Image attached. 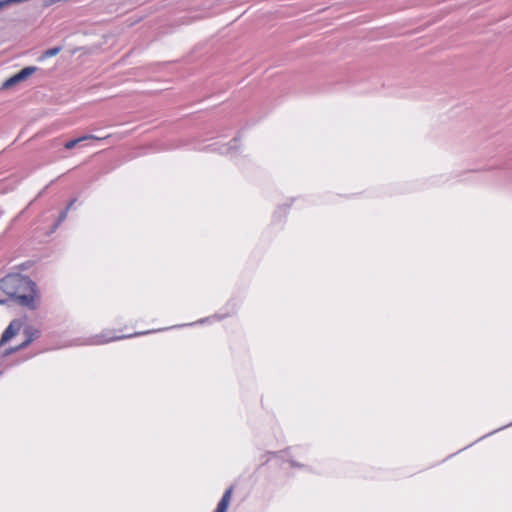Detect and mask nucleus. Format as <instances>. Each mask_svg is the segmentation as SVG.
Segmentation results:
<instances>
[{
  "label": "nucleus",
  "mask_w": 512,
  "mask_h": 512,
  "mask_svg": "<svg viewBox=\"0 0 512 512\" xmlns=\"http://www.w3.org/2000/svg\"><path fill=\"white\" fill-rule=\"evenodd\" d=\"M0 288L7 295L15 298L19 305L31 310L38 307L37 286L29 277L20 274H9L1 279Z\"/></svg>",
  "instance_id": "nucleus-1"
},
{
  "label": "nucleus",
  "mask_w": 512,
  "mask_h": 512,
  "mask_svg": "<svg viewBox=\"0 0 512 512\" xmlns=\"http://www.w3.org/2000/svg\"><path fill=\"white\" fill-rule=\"evenodd\" d=\"M37 69L38 68L35 66L24 67L18 73H16L12 77L8 78L2 84V88L9 89V88L13 87L14 85H16L17 83H20V82L26 80L28 77H30L32 74H34Z\"/></svg>",
  "instance_id": "nucleus-2"
},
{
  "label": "nucleus",
  "mask_w": 512,
  "mask_h": 512,
  "mask_svg": "<svg viewBox=\"0 0 512 512\" xmlns=\"http://www.w3.org/2000/svg\"><path fill=\"white\" fill-rule=\"evenodd\" d=\"M123 338H126V336H115L113 331L107 330V331L102 332L99 335H96V336L92 337L90 339L89 344L101 345V344H105V343H108V342H111V341H115V340H119V339H123Z\"/></svg>",
  "instance_id": "nucleus-3"
},
{
  "label": "nucleus",
  "mask_w": 512,
  "mask_h": 512,
  "mask_svg": "<svg viewBox=\"0 0 512 512\" xmlns=\"http://www.w3.org/2000/svg\"><path fill=\"white\" fill-rule=\"evenodd\" d=\"M21 323L18 320H13L2 333L0 338V347L12 339L20 330Z\"/></svg>",
  "instance_id": "nucleus-4"
},
{
  "label": "nucleus",
  "mask_w": 512,
  "mask_h": 512,
  "mask_svg": "<svg viewBox=\"0 0 512 512\" xmlns=\"http://www.w3.org/2000/svg\"><path fill=\"white\" fill-rule=\"evenodd\" d=\"M232 487L228 488L222 498L220 499L218 505H217V508L214 510V512H227L228 510V506H229V503H230V500H231V496H232Z\"/></svg>",
  "instance_id": "nucleus-5"
},
{
  "label": "nucleus",
  "mask_w": 512,
  "mask_h": 512,
  "mask_svg": "<svg viewBox=\"0 0 512 512\" xmlns=\"http://www.w3.org/2000/svg\"><path fill=\"white\" fill-rule=\"evenodd\" d=\"M232 487L228 488L222 498L220 499L218 505H217V508L214 510V512H227L228 510V506H229V503H230V500H231V496H232Z\"/></svg>",
  "instance_id": "nucleus-6"
},
{
  "label": "nucleus",
  "mask_w": 512,
  "mask_h": 512,
  "mask_svg": "<svg viewBox=\"0 0 512 512\" xmlns=\"http://www.w3.org/2000/svg\"><path fill=\"white\" fill-rule=\"evenodd\" d=\"M232 487L228 488L222 498L220 499L218 505H217V508L214 510V512H227L228 510V506H229V503H230V500H231V496H232Z\"/></svg>",
  "instance_id": "nucleus-7"
},
{
  "label": "nucleus",
  "mask_w": 512,
  "mask_h": 512,
  "mask_svg": "<svg viewBox=\"0 0 512 512\" xmlns=\"http://www.w3.org/2000/svg\"><path fill=\"white\" fill-rule=\"evenodd\" d=\"M101 138L100 137H97L95 135H85V136H82V137H79V138H76V139H72L68 142L65 143L64 147L68 150L70 149H73L77 144H79L80 142L82 141H85V140H100Z\"/></svg>",
  "instance_id": "nucleus-8"
},
{
  "label": "nucleus",
  "mask_w": 512,
  "mask_h": 512,
  "mask_svg": "<svg viewBox=\"0 0 512 512\" xmlns=\"http://www.w3.org/2000/svg\"><path fill=\"white\" fill-rule=\"evenodd\" d=\"M26 339H31V342L40 336V331L32 327H28L24 330Z\"/></svg>",
  "instance_id": "nucleus-9"
},
{
  "label": "nucleus",
  "mask_w": 512,
  "mask_h": 512,
  "mask_svg": "<svg viewBox=\"0 0 512 512\" xmlns=\"http://www.w3.org/2000/svg\"><path fill=\"white\" fill-rule=\"evenodd\" d=\"M61 49L62 48L60 46L47 49L43 52L42 58H50L56 56L61 51Z\"/></svg>",
  "instance_id": "nucleus-10"
},
{
  "label": "nucleus",
  "mask_w": 512,
  "mask_h": 512,
  "mask_svg": "<svg viewBox=\"0 0 512 512\" xmlns=\"http://www.w3.org/2000/svg\"><path fill=\"white\" fill-rule=\"evenodd\" d=\"M30 343H31V339H26L20 345L13 347V350L14 351H20V350L26 348Z\"/></svg>",
  "instance_id": "nucleus-11"
},
{
  "label": "nucleus",
  "mask_w": 512,
  "mask_h": 512,
  "mask_svg": "<svg viewBox=\"0 0 512 512\" xmlns=\"http://www.w3.org/2000/svg\"><path fill=\"white\" fill-rule=\"evenodd\" d=\"M44 6L48 7V6H51V5H54L58 2H64V0H42Z\"/></svg>",
  "instance_id": "nucleus-12"
},
{
  "label": "nucleus",
  "mask_w": 512,
  "mask_h": 512,
  "mask_svg": "<svg viewBox=\"0 0 512 512\" xmlns=\"http://www.w3.org/2000/svg\"><path fill=\"white\" fill-rule=\"evenodd\" d=\"M67 214H68L67 210H63V211L60 213V215H59L58 223H57V224H59V223H61L62 221H64V220L66 219V217H67Z\"/></svg>",
  "instance_id": "nucleus-13"
},
{
  "label": "nucleus",
  "mask_w": 512,
  "mask_h": 512,
  "mask_svg": "<svg viewBox=\"0 0 512 512\" xmlns=\"http://www.w3.org/2000/svg\"><path fill=\"white\" fill-rule=\"evenodd\" d=\"M75 202H76V199H72V200L69 202V204H68V206L66 207V209H65V210H67V212H68V211L73 207V205H74V203H75Z\"/></svg>",
  "instance_id": "nucleus-14"
},
{
  "label": "nucleus",
  "mask_w": 512,
  "mask_h": 512,
  "mask_svg": "<svg viewBox=\"0 0 512 512\" xmlns=\"http://www.w3.org/2000/svg\"><path fill=\"white\" fill-rule=\"evenodd\" d=\"M15 352H16V351H14V350H13V347H11V348H9V349H7V350H6V352H5V356H8V355H10V354H12V353H15Z\"/></svg>",
  "instance_id": "nucleus-15"
},
{
  "label": "nucleus",
  "mask_w": 512,
  "mask_h": 512,
  "mask_svg": "<svg viewBox=\"0 0 512 512\" xmlns=\"http://www.w3.org/2000/svg\"><path fill=\"white\" fill-rule=\"evenodd\" d=\"M68 1H69V0H64V3H65V2H68Z\"/></svg>",
  "instance_id": "nucleus-16"
},
{
  "label": "nucleus",
  "mask_w": 512,
  "mask_h": 512,
  "mask_svg": "<svg viewBox=\"0 0 512 512\" xmlns=\"http://www.w3.org/2000/svg\"><path fill=\"white\" fill-rule=\"evenodd\" d=\"M0 303H3V301H0Z\"/></svg>",
  "instance_id": "nucleus-17"
}]
</instances>
